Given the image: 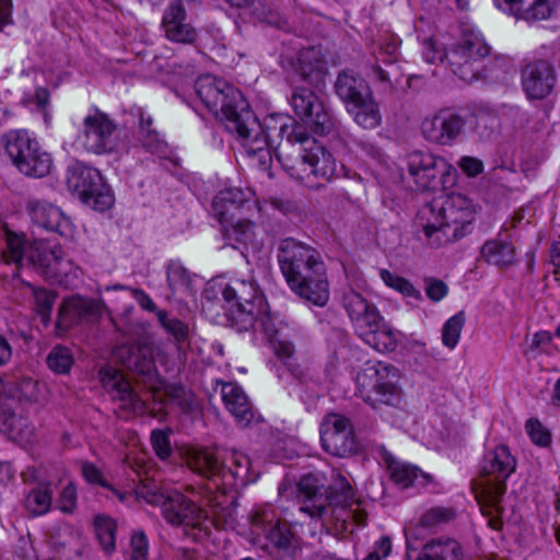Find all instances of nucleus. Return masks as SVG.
Segmentation results:
<instances>
[{"mask_svg": "<svg viewBox=\"0 0 560 560\" xmlns=\"http://www.w3.org/2000/svg\"><path fill=\"white\" fill-rule=\"evenodd\" d=\"M196 93L205 106L214 115L221 114L228 121V129L235 132L248 155H257L261 164L270 158L268 150L272 132L285 139L288 144L299 145L298 156L283 151L278 159L289 176L310 189H319L336 175V161L332 154L313 139L302 127L288 125L287 119L271 118L265 128L247 109V104L238 89L224 79L210 74L198 78Z\"/></svg>", "mask_w": 560, "mask_h": 560, "instance_id": "1", "label": "nucleus"}, {"mask_svg": "<svg viewBox=\"0 0 560 560\" xmlns=\"http://www.w3.org/2000/svg\"><path fill=\"white\" fill-rule=\"evenodd\" d=\"M324 483L316 475L303 476L298 485L300 511L314 521L326 524L330 521L341 523L347 530L348 523L363 526L366 513L361 509L360 500L355 499L354 490L348 479L338 471H332L329 495H324Z\"/></svg>", "mask_w": 560, "mask_h": 560, "instance_id": "2", "label": "nucleus"}, {"mask_svg": "<svg viewBox=\"0 0 560 560\" xmlns=\"http://www.w3.org/2000/svg\"><path fill=\"white\" fill-rule=\"evenodd\" d=\"M278 262L295 294L317 306L328 302L326 268L317 249L294 238H285L279 244Z\"/></svg>", "mask_w": 560, "mask_h": 560, "instance_id": "3", "label": "nucleus"}, {"mask_svg": "<svg viewBox=\"0 0 560 560\" xmlns=\"http://www.w3.org/2000/svg\"><path fill=\"white\" fill-rule=\"evenodd\" d=\"M476 208L463 194H450L423 206L416 219L432 246H444L471 232Z\"/></svg>", "mask_w": 560, "mask_h": 560, "instance_id": "4", "label": "nucleus"}, {"mask_svg": "<svg viewBox=\"0 0 560 560\" xmlns=\"http://www.w3.org/2000/svg\"><path fill=\"white\" fill-rule=\"evenodd\" d=\"M516 459L505 445L489 451L482 462L481 477L474 486L476 500L488 524L493 529L502 527V497L506 491V479L514 472Z\"/></svg>", "mask_w": 560, "mask_h": 560, "instance_id": "5", "label": "nucleus"}, {"mask_svg": "<svg viewBox=\"0 0 560 560\" xmlns=\"http://www.w3.org/2000/svg\"><path fill=\"white\" fill-rule=\"evenodd\" d=\"M222 295L228 304V320L238 331H247L256 322L268 317L264 298L253 281L232 279L224 287Z\"/></svg>", "mask_w": 560, "mask_h": 560, "instance_id": "6", "label": "nucleus"}, {"mask_svg": "<svg viewBox=\"0 0 560 560\" xmlns=\"http://www.w3.org/2000/svg\"><path fill=\"white\" fill-rule=\"evenodd\" d=\"M400 372L392 364L368 363L357 375L360 396L376 408L378 404L396 406L401 400Z\"/></svg>", "mask_w": 560, "mask_h": 560, "instance_id": "7", "label": "nucleus"}, {"mask_svg": "<svg viewBox=\"0 0 560 560\" xmlns=\"http://www.w3.org/2000/svg\"><path fill=\"white\" fill-rule=\"evenodd\" d=\"M5 153L25 176L42 178L52 168V159L27 130H11L2 137Z\"/></svg>", "mask_w": 560, "mask_h": 560, "instance_id": "8", "label": "nucleus"}, {"mask_svg": "<svg viewBox=\"0 0 560 560\" xmlns=\"http://www.w3.org/2000/svg\"><path fill=\"white\" fill-rule=\"evenodd\" d=\"M67 185L73 194L94 210L103 212L114 205L112 189L96 168L79 163L73 164L68 168Z\"/></svg>", "mask_w": 560, "mask_h": 560, "instance_id": "9", "label": "nucleus"}, {"mask_svg": "<svg viewBox=\"0 0 560 560\" xmlns=\"http://www.w3.org/2000/svg\"><path fill=\"white\" fill-rule=\"evenodd\" d=\"M142 495L150 504L161 506L164 520L172 526L201 528L207 520V513L200 504L178 491H152Z\"/></svg>", "mask_w": 560, "mask_h": 560, "instance_id": "10", "label": "nucleus"}, {"mask_svg": "<svg viewBox=\"0 0 560 560\" xmlns=\"http://www.w3.org/2000/svg\"><path fill=\"white\" fill-rule=\"evenodd\" d=\"M490 52L485 38L476 32L464 33L462 38L444 51L445 63L465 82L477 78L475 63Z\"/></svg>", "mask_w": 560, "mask_h": 560, "instance_id": "11", "label": "nucleus"}, {"mask_svg": "<svg viewBox=\"0 0 560 560\" xmlns=\"http://www.w3.org/2000/svg\"><path fill=\"white\" fill-rule=\"evenodd\" d=\"M407 170L418 189L435 191L444 188L451 177V166L438 155L413 151L407 155Z\"/></svg>", "mask_w": 560, "mask_h": 560, "instance_id": "12", "label": "nucleus"}, {"mask_svg": "<svg viewBox=\"0 0 560 560\" xmlns=\"http://www.w3.org/2000/svg\"><path fill=\"white\" fill-rule=\"evenodd\" d=\"M82 145L94 154H105L118 149L116 124L103 112L95 109L83 119Z\"/></svg>", "mask_w": 560, "mask_h": 560, "instance_id": "13", "label": "nucleus"}, {"mask_svg": "<svg viewBox=\"0 0 560 560\" xmlns=\"http://www.w3.org/2000/svg\"><path fill=\"white\" fill-rule=\"evenodd\" d=\"M465 118L446 107L427 116L421 122L422 137L432 144L451 147L464 132Z\"/></svg>", "mask_w": 560, "mask_h": 560, "instance_id": "14", "label": "nucleus"}, {"mask_svg": "<svg viewBox=\"0 0 560 560\" xmlns=\"http://www.w3.org/2000/svg\"><path fill=\"white\" fill-rule=\"evenodd\" d=\"M320 441L323 448L332 456L347 457L357 448L349 419L338 413H329L323 419Z\"/></svg>", "mask_w": 560, "mask_h": 560, "instance_id": "15", "label": "nucleus"}, {"mask_svg": "<svg viewBox=\"0 0 560 560\" xmlns=\"http://www.w3.org/2000/svg\"><path fill=\"white\" fill-rule=\"evenodd\" d=\"M290 104L295 115L315 132L325 133L331 129L330 114L312 90L295 88L291 94Z\"/></svg>", "mask_w": 560, "mask_h": 560, "instance_id": "16", "label": "nucleus"}, {"mask_svg": "<svg viewBox=\"0 0 560 560\" xmlns=\"http://www.w3.org/2000/svg\"><path fill=\"white\" fill-rule=\"evenodd\" d=\"M115 359L127 370L142 376L143 384L151 390H159L158 377L152 350L145 345H126L114 352Z\"/></svg>", "mask_w": 560, "mask_h": 560, "instance_id": "17", "label": "nucleus"}, {"mask_svg": "<svg viewBox=\"0 0 560 560\" xmlns=\"http://www.w3.org/2000/svg\"><path fill=\"white\" fill-rule=\"evenodd\" d=\"M100 375L103 386L114 400L119 401L120 408L135 415L145 410V398L136 392L118 370L106 366L100 371Z\"/></svg>", "mask_w": 560, "mask_h": 560, "instance_id": "18", "label": "nucleus"}, {"mask_svg": "<svg viewBox=\"0 0 560 560\" xmlns=\"http://www.w3.org/2000/svg\"><path fill=\"white\" fill-rule=\"evenodd\" d=\"M26 211L32 222L50 232H56L66 238H73L75 226L60 208L39 199H31L26 205Z\"/></svg>", "mask_w": 560, "mask_h": 560, "instance_id": "19", "label": "nucleus"}, {"mask_svg": "<svg viewBox=\"0 0 560 560\" xmlns=\"http://www.w3.org/2000/svg\"><path fill=\"white\" fill-rule=\"evenodd\" d=\"M555 82L553 68L547 61L530 62L522 70V85L528 98H545L551 93Z\"/></svg>", "mask_w": 560, "mask_h": 560, "instance_id": "20", "label": "nucleus"}, {"mask_svg": "<svg viewBox=\"0 0 560 560\" xmlns=\"http://www.w3.org/2000/svg\"><path fill=\"white\" fill-rule=\"evenodd\" d=\"M63 249L58 244H51L44 240L31 242L27 248V260L44 276L58 277L63 259Z\"/></svg>", "mask_w": 560, "mask_h": 560, "instance_id": "21", "label": "nucleus"}, {"mask_svg": "<svg viewBox=\"0 0 560 560\" xmlns=\"http://www.w3.org/2000/svg\"><path fill=\"white\" fill-rule=\"evenodd\" d=\"M162 27L166 38L175 43L192 44L197 38V31L187 21L186 10L180 2L167 5L163 14Z\"/></svg>", "mask_w": 560, "mask_h": 560, "instance_id": "22", "label": "nucleus"}, {"mask_svg": "<svg viewBox=\"0 0 560 560\" xmlns=\"http://www.w3.org/2000/svg\"><path fill=\"white\" fill-rule=\"evenodd\" d=\"M495 3L501 11L527 23L548 20L553 13L550 0H495Z\"/></svg>", "mask_w": 560, "mask_h": 560, "instance_id": "23", "label": "nucleus"}, {"mask_svg": "<svg viewBox=\"0 0 560 560\" xmlns=\"http://www.w3.org/2000/svg\"><path fill=\"white\" fill-rule=\"evenodd\" d=\"M98 314L100 305L95 301L72 296L61 303L56 327L58 330L66 331L80 319Z\"/></svg>", "mask_w": 560, "mask_h": 560, "instance_id": "24", "label": "nucleus"}, {"mask_svg": "<svg viewBox=\"0 0 560 560\" xmlns=\"http://www.w3.org/2000/svg\"><path fill=\"white\" fill-rule=\"evenodd\" d=\"M221 397L226 410L242 424L247 425L254 418L252 402L236 383H223L221 387Z\"/></svg>", "mask_w": 560, "mask_h": 560, "instance_id": "25", "label": "nucleus"}, {"mask_svg": "<svg viewBox=\"0 0 560 560\" xmlns=\"http://www.w3.org/2000/svg\"><path fill=\"white\" fill-rule=\"evenodd\" d=\"M187 467L205 478H225V463L207 448L190 447L185 453Z\"/></svg>", "mask_w": 560, "mask_h": 560, "instance_id": "26", "label": "nucleus"}, {"mask_svg": "<svg viewBox=\"0 0 560 560\" xmlns=\"http://www.w3.org/2000/svg\"><path fill=\"white\" fill-rule=\"evenodd\" d=\"M360 338L378 352H392L398 343V332L377 315L366 327L358 331Z\"/></svg>", "mask_w": 560, "mask_h": 560, "instance_id": "27", "label": "nucleus"}, {"mask_svg": "<svg viewBox=\"0 0 560 560\" xmlns=\"http://www.w3.org/2000/svg\"><path fill=\"white\" fill-rule=\"evenodd\" d=\"M301 78L312 85L324 82L327 66L318 48L310 47L302 49L299 54L298 68Z\"/></svg>", "mask_w": 560, "mask_h": 560, "instance_id": "28", "label": "nucleus"}, {"mask_svg": "<svg viewBox=\"0 0 560 560\" xmlns=\"http://www.w3.org/2000/svg\"><path fill=\"white\" fill-rule=\"evenodd\" d=\"M343 307L353 322L357 332L366 327L370 322L377 319L378 312L376 307L370 304L360 293L350 290L345 293Z\"/></svg>", "mask_w": 560, "mask_h": 560, "instance_id": "29", "label": "nucleus"}, {"mask_svg": "<svg viewBox=\"0 0 560 560\" xmlns=\"http://www.w3.org/2000/svg\"><path fill=\"white\" fill-rule=\"evenodd\" d=\"M335 92L348 105L359 102L370 91L369 85L352 70L341 71L335 82Z\"/></svg>", "mask_w": 560, "mask_h": 560, "instance_id": "30", "label": "nucleus"}, {"mask_svg": "<svg viewBox=\"0 0 560 560\" xmlns=\"http://www.w3.org/2000/svg\"><path fill=\"white\" fill-rule=\"evenodd\" d=\"M253 191L249 188H226L221 190L213 198L212 207L215 217L221 224L228 220V214L253 199Z\"/></svg>", "mask_w": 560, "mask_h": 560, "instance_id": "31", "label": "nucleus"}, {"mask_svg": "<svg viewBox=\"0 0 560 560\" xmlns=\"http://www.w3.org/2000/svg\"><path fill=\"white\" fill-rule=\"evenodd\" d=\"M347 110L354 121L364 129H375L382 122L380 107L372 92H368L365 97L359 102L348 105Z\"/></svg>", "mask_w": 560, "mask_h": 560, "instance_id": "32", "label": "nucleus"}, {"mask_svg": "<svg viewBox=\"0 0 560 560\" xmlns=\"http://www.w3.org/2000/svg\"><path fill=\"white\" fill-rule=\"evenodd\" d=\"M0 429L21 444L30 443L34 438V428L28 420L11 410L0 412Z\"/></svg>", "mask_w": 560, "mask_h": 560, "instance_id": "33", "label": "nucleus"}, {"mask_svg": "<svg viewBox=\"0 0 560 560\" xmlns=\"http://www.w3.org/2000/svg\"><path fill=\"white\" fill-rule=\"evenodd\" d=\"M52 505V490L50 483H40L32 488L23 500L27 514L37 517L47 514Z\"/></svg>", "mask_w": 560, "mask_h": 560, "instance_id": "34", "label": "nucleus"}, {"mask_svg": "<svg viewBox=\"0 0 560 560\" xmlns=\"http://www.w3.org/2000/svg\"><path fill=\"white\" fill-rule=\"evenodd\" d=\"M481 255L489 264L499 267L510 266L515 261V248L506 240H492L485 243Z\"/></svg>", "mask_w": 560, "mask_h": 560, "instance_id": "35", "label": "nucleus"}, {"mask_svg": "<svg viewBox=\"0 0 560 560\" xmlns=\"http://www.w3.org/2000/svg\"><path fill=\"white\" fill-rule=\"evenodd\" d=\"M389 471L392 480L402 488L424 486L429 482V475L407 463L393 462L389 464Z\"/></svg>", "mask_w": 560, "mask_h": 560, "instance_id": "36", "label": "nucleus"}, {"mask_svg": "<svg viewBox=\"0 0 560 560\" xmlns=\"http://www.w3.org/2000/svg\"><path fill=\"white\" fill-rule=\"evenodd\" d=\"M229 462L230 465L225 466V477L230 475L235 486H245L255 480V477L250 475V460L246 454L232 451Z\"/></svg>", "mask_w": 560, "mask_h": 560, "instance_id": "37", "label": "nucleus"}, {"mask_svg": "<svg viewBox=\"0 0 560 560\" xmlns=\"http://www.w3.org/2000/svg\"><path fill=\"white\" fill-rule=\"evenodd\" d=\"M94 528L103 550L107 553L113 552L116 548L117 525L115 521L103 514L96 515L94 517Z\"/></svg>", "mask_w": 560, "mask_h": 560, "instance_id": "38", "label": "nucleus"}, {"mask_svg": "<svg viewBox=\"0 0 560 560\" xmlns=\"http://www.w3.org/2000/svg\"><path fill=\"white\" fill-rule=\"evenodd\" d=\"M424 546L433 560H460L462 558V548L454 539H435Z\"/></svg>", "mask_w": 560, "mask_h": 560, "instance_id": "39", "label": "nucleus"}, {"mask_svg": "<svg viewBox=\"0 0 560 560\" xmlns=\"http://www.w3.org/2000/svg\"><path fill=\"white\" fill-rule=\"evenodd\" d=\"M223 235L230 243L248 244L254 241L255 225L252 221L238 220L235 223H229L228 220L222 224Z\"/></svg>", "mask_w": 560, "mask_h": 560, "instance_id": "40", "label": "nucleus"}, {"mask_svg": "<svg viewBox=\"0 0 560 560\" xmlns=\"http://www.w3.org/2000/svg\"><path fill=\"white\" fill-rule=\"evenodd\" d=\"M265 334L268 336L271 348L275 354L280 360H288L294 354V346L285 337L281 335L278 329L271 328L269 325V317L260 322Z\"/></svg>", "mask_w": 560, "mask_h": 560, "instance_id": "41", "label": "nucleus"}, {"mask_svg": "<svg viewBox=\"0 0 560 560\" xmlns=\"http://www.w3.org/2000/svg\"><path fill=\"white\" fill-rule=\"evenodd\" d=\"M27 243L23 235L11 231H5V250L3 258L7 262L21 264L24 258L27 259Z\"/></svg>", "mask_w": 560, "mask_h": 560, "instance_id": "42", "label": "nucleus"}, {"mask_svg": "<svg viewBox=\"0 0 560 560\" xmlns=\"http://www.w3.org/2000/svg\"><path fill=\"white\" fill-rule=\"evenodd\" d=\"M380 277L387 287L399 292L405 298L416 301L421 300L422 296L420 291L417 290L409 280L393 273L387 269H381Z\"/></svg>", "mask_w": 560, "mask_h": 560, "instance_id": "43", "label": "nucleus"}, {"mask_svg": "<svg viewBox=\"0 0 560 560\" xmlns=\"http://www.w3.org/2000/svg\"><path fill=\"white\" fill-rule=\"evenodd\" d=\"M380 277L387 287L399 292L405 298L416 301L421 300L422 296L420 291L417 290L409 280L393 273L387 269H381Z\"/></svg>", "mask_w": 560, "mask_h": 560, "instance_id": "44", "label": "nucleus"}, {"mask_svg": "<svg viewBox=\"0 0 560 560\" xmlns=\"http://www.w3.org/2000/svg\"><path fill=\"white\" fill-rule=\"evenodd\" d=\"M156 317L165 332L172 336L176 342H183L188 338L189 327L186 323L175 316H171L164 310H158Z\"/></svg>", "mask_w": 560, "mask_h": 560, "instance_id": "45", "label": "nucleus"}, {"mask_svg": "<svg viewBox=\"0 0 560 560\" xmlns=\"http://www.w3.org/2000/svg\"><path fill=\"white\" fill-rule=\"evenodd\" d=\"M466 318L463 312H459L448 318L443 325L442 343L448 349H455L457 346Z\"/></svg>", "mask_w": 560, "mask_h": 560, "instance_id": "46", "label": "nucleus"}, {"mask_svg": "<svg viewBox=\"0 0 560 560\" xmlns=\"http://www.w3.org/2000/svg\"><path fill=\"white\" fill-rule=\"evenodd\" d=\"M47 364L55 373L67 374L73 364L72 353L67 347L56 346L47 355Z\"/></svg>", "mask_w": 560, "mask_h": 560, "instance_id": "47", "label": "nucleus"}, {"mask_svg": "<svg viewBox=\"0 0 560 560\" xmlns=\"http://www.w3.org/2000/svg\"><path fill=\"white\" fill-rule=\"evenodd\" d=\"M27 285L33 291L35 308L37 314L42 317L44 323H48L57 295L52 291L35 288L32 284Z\"/></svg>", "mask_w": 560, "mask_h": 560, "instance_id": "48", "label": "nucleus"}, {"mask_svg": "<svg viewBox=\"0 0 560 560\" xmlns=\"http://www.w3.org/2000/svg\"><path fill=\"white\" fill-rule=\"evenodd\" d=\"M56 508L63 514L72 515L78 508V490L77 486L69 481L65 485L56 500Z\"/></svg>", "mask_w": 560, "mask_h": 560, "instance_id": "49", "label": "nucleus"}, {"mask_svg": "<svg viewBox=\"0 0 560 560\" xmlns=\"http://www.w3.org/2000/svg\"><path fill=\"white\" fill-rule=\"evenodd\" d=\"M456 513L451 508L434 506L427 510L420 518V525L425 528H432L452 521Z\"/></svg>", "mask_w": 560, "mask_h": 560, "instance_id": "50", "label": "nucleus"}, {"mask_svg": "<svg viewBox=\"0 0 560 560\" xmlns=\"http://www.w3.org/2000/svg\"><path fill=\"white\" fill-rule=\"evenodd\" d=\"M81 472L83 478L92 485H98L103 488L112 490L120 501L125 499L124 494L119 492L118 490H115L109 483H107L103 477L102 471L90 462H84L81 465Z\"/></svg>", "mask_w": 560, "mask_h": 560, "instance_id": "51", "label": "nucleus"}, {"mask_svg": "<svg viewBox=\"0 0 560 560\" xmlns=\"http://www.w3.org/2000/svg\"><path fill=\"white\" fill-rule=\"evenodd\" d=\"M167 282L173 292L189 284V273L179 262L172 261L167 267Z\"/></svg>", "mask_w": 560, "mask_h": 560, "instance_id": "52", "label": "nucleus"}, {"mask_svg": "<svg viewBox=\"0 0 560 560\" xmlns=\"http://www.w3.org/2000/svg\"><path fill=\"white\" fill-rule=\"evenodd\" d=\"M149 539L145 533L137 529L130 537V560H149Z\"/></svg>", "mask_w": 560, "mask_h": 560, "instance_id": "53", "label": "nucleus"}, {"mask_svg": "<svg viewBox=\"0 0 560 560\" xmlns=\"http://www.w3.org/2000/svg\"><path fill=\"white\" fill-rule=\"evenodd\" d=\"M266 537L275 547L287 549L291 546L294 535L285 525L277 524L268 530Z\"/></svg>", "mask_w": 560, "mask_h": 560, "instance_id": "54", "label": "nucleus"}, {"mask_svg": "<svg viewBox=\"0 0 560 560\" xmlns=\"http://www.w3.org/2000/svg\"><path fill=\"white\" fill-rule=\"evenodd\" d=\"M151 443L160 459L165 460L171 456L172 446L167 431L160 429L153 430L151 433Z\"/></svg>", "mask_w": 560, "mask_h": 560, "instance_id": "55", "label": "nucleus"}, {"mask_svg": "<svg viewBox=\"0 0 560 560\" xmlns=\"http://www.w3.org/2000/svg\"><path fill=\"white\" fill-rule=\"evenodd\" d=\"M165 394L184 410H191L195 407V396L191 392L186 390L183 386L170 385L165 387Z\"/></svg>", "mask_w": 560, "mask_h": 560, "instance_id": "56", "label": "nucleus"}, {"mask_svg": "<svg viewBox=\"0 0 560 560\" xmlns=\"http://www.w3.org/2000/svg\"><path fill=\"white\" fill-rule=\"evenodd\" d=\"M525 428L529 438L535 444L547 446L550 443V433L538 420H527Z\"/></svg>", "mask_w": 560, "mask_h": 560, "instance_id": "57", "label": "nucleus"}, {"mask_svg": "<svg viewBox=\"0 0 560 560\" xmlns=\"http://www.w3.org/2000/svg\"><path fill=\"white\" fill-rule=\"evenodd\" d=\"M447 285L439 279H425V293L433 302L441 301L447 294Z\"/></svg>", "mask_w": 560, "mask_h": 560, "instance_id": "58", "label": "nucleus"}, {"mask_svg": "<svg viewBox=\"0 0 560 560\" xmlns=\"http://www.w3.org/2000/svg\"><path fill=\"white\" fill-rule=\"evenodd\" d=\"M458 166L469 177H475L483 171L482 162L472 156H463L458 162Z\"/></svg>", "mask_w": 560, "mask_h": 560, "instance_id": "59", "label": "nucleus"}, {"mask_svg": "<svg viewBox=\"0 0 560 560\" xmlns=\"http://www.w3.org/2000/svg\"><path fill=\"white\" fill-rule=\"evenodd\" d=\"M366 75L372 82L380 84L384 91L392 88L388 73L378 65H372Z\"/></svg>", "mask_w": 560, "mask_h": 560, "instance_id": "60", "label": "nucleus"}, {"mask_svg": "<svg viewBox=\"0 0 560 560\" xmlns=\"http://www.w3.org/2000/svg\"><path fill=\"white\" fill-rule=\"evenodd\" d=\"M423 57L430 63L436 61L445 62L444 52L439 51L432 39H425L423 42Z\"/></svg>", "mask_w": 560, "mask_h": 560, "instance_id": "61", "label": "nucleus"}, {"mask_svg": "<svg viewBox=\"0 0 560 560\" xmlns=\"http://www.w3.org/2000/svg\"><path fill=\"white\" fill-rule=\"evenodd\" d=\"M139 139L142 145L151 152L156 151L161 145L159 133L152 128L144 130L143 135L139 131Z\"/></svg>", "mask_w": 560, "mask_h": 560, "instance_id": "62", "label": "nucleus"}, {"mask_svg": "<svg viewBox=\"0 0 560 560\" xmlns=\"http://www.w3.org/2000/svg\"><path fill=\"white\" fill-rule=\"evenodd\" d=\"M132 296L139 303V305L147 311L154 312L158 311L155 303L153 300L142 290L140 289H129Z\"/></svg>", "mask_w": 560, "mask_h": 560, "instance_id": "63", "label": "nucleus"}, {"mask_svg": "<svg viewBox=\"0 0 560 560\" xmlns=\"http://www.w3.org/2000/svg\"><path fill=\"white\" fill-rule=\"evenodd\" d=\"M12 23V2L11 0H0V32Z\"/></svg>", "mask_w": 560, "mask_h": 560, "instance_id": "64", "label": "nucleus"}]
</instances>
